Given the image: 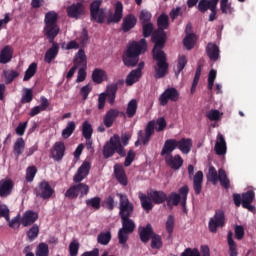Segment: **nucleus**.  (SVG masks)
<instances>
[{"label": "nucleus", "instance_id": "obj_44", "mask_svg": "<svg viewBox=\"0 0 256 256\" xmlns=\"http://www.w3.org/2000/svg\"><path fill=\"white\" fill-rule=\"evenodd\" d=\"M150 247H151V249H162L163 248V238H161V235L155 233L151 237Z\"/></svg>", "mask_w": 256, "mask_h": 256}, {"label": "nucleus", "instance_id": "obj_5", "mask_svg": "<svg viewBox=\"0 0 256 256\" xmlns=\"http://www.w3.org/2000/svg\"><path fill=\"white\" fill-rule=\"evenodd\" d=\"M138 197L140 199L142 209H144L146 213H149L153 210V203L154 205H162V203L166 201L167 193L161 190H152L147 194L139 192Z\"/></svg>", "mask_w": 256, "mask_h": 256}, {"label": "nucleus", "instance_id": "obj_40", "mask_svg": "<svg viewBox=\"0 0 256 256\" xmlns=\"http://www.w3.org/2000/svg\"><path fill=\"white\" fill-rule=\"evenodd\" d=\"M23 151H25V140L18 138L14 143V155L20 157V155H23Z\"/></svg>", "mask_w": 256, "mask_h": 256}, {"label": "nucleus", "instance_id": "obj_42", "mask_svg": "<svg viewBox=\"0 0 256 256\" xmlns=\"http://www.w3.org/2000/svg\"><path fill=\"white\" fill-rule=\"evenodd\" d=\"M82 135L84 139H91L93 137V126L89 121H84L82 124Z\"/></svg>", "mask_w": 256, "mask_h": 256}, {"label": "nucleus", "instance_id": "obj_64", "mask_svg": "<svg viewBox=\"0 0 256 256\" xmlns=\"http://www.w3.org/2000/svg\"><path fill=\"white\" fill-rule=\"evenodd\" d=\"M70 256L79 255V244L77 242H71L69 245Z\"/></svg>", "mask_w": 256, "mask_h": 256}, {"label": "nucleus", "instance_id": "obj_31", "mask_svg": "<svg viewBox=\"0 0 256 256\" xmlns=\"http://www.w3.org/2000/svg\"><path fill=\"white\" fill-rule=\"evenodd\" d=\"M217 3H219V0H200L198 3V11H200V13H207L209 9H213V6L217 7Z\"/></svg>", "mask_w": 256, "mask_h": 256}, {"label": "nucleus", "instance_id": "obj_32", "mask_svg": "<svg viewBox=\"0 0 256 256\" xmlns=\"http://www.w3.org/2000/svg\"><path fill=\"white\" fill-rule=\"evenodd\" d=\"M206 53L211 61H218L219 59V46L217 44L208 43L206 47Z\"/></svg>", "mask_w": 256, "mask_h": 256}, {"label": "nucleus", "instance_id": "obj_38", "mask_svg": "<svg viewBox=\"0 0 256 256\" xmlns=\"http://www.w3.org/2000/svg\"><path fill=\"white\" fill-rule=\"evenodd\" d=\"M137 100L132 99L128 102L127 108H126V115L129 119H133L135 115H137Z\"/></svg>", "mask_w": 256, "mask_h": 256}, {"label": "nucleus", "instance_id": "obj_29", "mask_svg": "<svg viewBox=\"0 0 256 256\" xmlns=\"http://www.w3.org/2000/svg\"><path fill=\"white\" fill-rule=\"evenodd\" d=\"M108 76L107 72L101 68H95L92 72V81L96 83V85H101L103 81H107Z\"/></svg>", "mask_w": 256, "mask_h": 256}, {"label": "nucleus", "instance_id": "obj_21", "mask_svg": "<svg viewBox=\"0 0 256 256\" xmlns=\"http://www.w3.org/2000/svg\"><path fill=\"white\" fill-rule=\"evenodd\" d=\"M121 19H123V3L118 1L114 6V14L113 12H110L109 17L107 18V25H111V23H119Z\"/></svg>", "mask_w": 256, "mask_h": 256}, {"label": "nucleus", "instance_id": "obj_43", "mask_svg": "<svg viewBox=\"0 0 256 256\" xmlns=\"http://www.w3.org/2000/svg\"><path fill=\"white\" fill-rule=\"evenodd\" d=\"M35 73H37V63L33 62L25 71L23 81H30L32 77H35Z\"/></svg>", "mask_w": 256, "mask_h": 256}, {"label": "nucleus", "instance_id": "obj_1", "mask_svg": "<svg viewBox=\"0 0 256 256\" xmlns=\"http://www.w3.org/2000/svg\"><path fill=\"white\" fill-rule=\"evenodd\" d=\"M152 43H154V48L152 50L153 60L157 61L154 67V77L155 79H163L169 71V63H167V54L163 51L165 43H167V34L162 30H155L151 38Z\"/></svg>", "mask_w": 256, "mask_h": 256}, {"label": "nucleus", "instance_id": "obj_49", "mask_svg": "<svg viewBox=\"0 0 256 256\" xmlns=\"http://www.w3.org/2000/svg\"><path fill=\"white\" fill-rule=\"evenodd\" d=\"M86 205L87 207H92V209L99 211V209H101V199L97 196L90 198L86 200Z\"/></svg>", "mask_w": 256, "mask_h": 256}, {"label": "nucleus", "instance_id": "obj_3", "mask_svg": "<svg viewBox=\"0 0 256 256\" xmlns=\"http://www.w3.org/2000/svg\"><path fill=\"white\" fill-rule=\"evenodd\" d=\"M167 127V121L164 117H160L156 120L149 121L145 128L144 132L143 130H139L137 133V141L135 142V146L139 145L141 143L144 146L149 145V142L151 141V137L155 135V129L158 131V133H161V131H165V128Z\"/></svg>", "mask_w": 256, "mask_h": 256}, {"label": "nucleus", "instance_id": "obj_28", "mask_svg": "<svg viewBox=\"0 0 256 256\" xmlns=\"http://www.w3.org/2000/svg\"><path fill=\"white\" fill-rule=\"evenodd\" d=\"M216 155H225L227 153V142L223 134H218L217 141L214 147Z\"/></svg>", "mask_w": 256, "mask_h": 256}, {"label": "nucleus", "instance_id": "obj_61", "mask_svg": "<svg viewBox=\"0 0 256 256\" xmlns=\"http://www.w3.org/2000/svg\"><path fill=\"white\" fill-rule=\"evenodd\" d=\"M104 206L108 211H113L115 209V198L113 196H108L104 200Z\"/></svg>", "mask_w": 256, "mask_h": 256}, {"label": "nucleus", "instance_id": "obj_63", "mask_svg": "<svg viewBox=\"0 0 256 256\" xmlns=\"http://www.w3.org/2000/svg\"><path fill=\"white\" fill-rule=\"evenodd\" d=\"M180 256H201V253H199V250L197 248L191 249L186 248Z\"/></svg>", "mask_w": 256, "mask_h": 256}, {"label": "nucleus", "instance_id": "obj_54", "mask_svg": "<svg viewBox=\"0 0 256 256\" xmlns=\"http://www.w3.org/2000/svg\"><path fill=\"white\" fill-rule=\"evenodd\" d=\"M206 117L209 121H219L221 119V112H219V110L211 109L206 112Z\"/></svg>", "mask_w": 256, "mask_h": 256}, {"label": "nucleus", "instance_id": "obj_35", "mask_svg": "<svg viewBox=\"0 0 256 256\" xmlns=\"http://www.w3.org/2000/svg\"><path fill=\"white\" fill-rule=\"evenodd\" d=\"M227 241H228V253L230 256H238L239 251L237 250V243H235V240H233V232L229 231L227 235Z\"/></svg>", "mask_w": 256, "mask_h": 256}, {"label": "nucleus", "instance_id": "obj_14", "mask_svg": "<svg viewBox=\"0 0 256 256\" xmlns=\"http://www.w3.org/2000/svg\"><path fill=\"white\" fill-rule=\"evenodd\" d=\"M73 67L66 74L67 81H71L73 79V75L79 67H87V55H85V50L80 49L78 53L74 57Z\"/></svg>", "mask_w": 256, "mask_h": 256}, {"label": "nucleus", "instance_id": "obj_9", "mask_svg": "<svg viewBox=\"0 0 256 256\" xmlns=\"http://www.w3.org/2000/svg\"><path fill=\"white\" fill-rule=\"evenodd\" d=\"M173 151L169 146L163 145L162 150L160 152L161 157H164L165 163L170 169H173L174 171H179L183 167V157L179 154H175L173 156Z\"/></svg>", "mask_w": 256, "mask_h": 256}, {"label": "nucleus", "instance_id": "obj_52", "mask_svg": "<svg viewBox=\"0 0 256 256\" xmlns=\"http://www.w3.org/2000/svg\"><path fill=\"white\" fill-rule=\"evenodd\" d=\"M36 256H49V245L40 243L36 249Z\"/></svg>", "mask_w": 256, "mask_h": 256}, {"label": "nucleus", "instance_id": "obj_30", "mask_svg": "<svg viewBox=\"0 0 256 256\" xmlns=\"http://www.w3.org/2000/svg\"><path fill=\"white\" fill-rule=\"evenodd\" d=\"M193 189L195 195H201L203 190V171H198L193 178Z\"/></svg>", "mask_w": 256, "mask_h": 256}, {"label": "nucleus", "instance_id": "obj_50", "mask_svg": "<svg viewBox=\"0 0 256 256\" xmlns=\"http://www.w3.org/2000/svg\"><path fill=\"white\" fill-rule=\"evenodd\" d=\"M208 179L213 185H217V182L219 181V172L217 173V170L213 166L208 170Z\"/></svg>", "mask_w": 256, "mask_h": 256}, {"label": "nucleus", "instance_id": "obj_27", "mask_svg": "<svg viewBox=\"0 0 256 256\" xmlns=\"http://www.w3.org/2000/svg\"><path fill=\"white\" fill-rule=\"evenodd\" d=\"M13 191V180L2 179L0 180V197H9Z\"/></svg>", "mask_w": 256, "mask_h": 256}, {"label": "nucleus", "instance_id": "obj_22", "mask_svg": "<svg viewBox=\"0 0 256 256\" xmlns=\"http://www.w3.org/2000/svg\"><path fill=\"white\" fill-rule=\"evenodd\" d=\"M137 25V17L134 14H128L123 18L121 29L123 33H129L131 29H135Z\"/></svg>", "mask_w": 256, "mask_h": 256}, {"label": "nucleus", "instance_id": "obj_51", "mask_svg": "<svg viewBox=\"0 0 256 256\" xmlns=\"http://www.w3.org/2000/svg\"><path fill=\"white\" fill-rule=\"evenodd\" d=\"M155 27L153 26L152 22L148 23V24H142V35L145 39H147V37H151V35H153V31H154Z\"/></svg>", "mask_w": 256, "mask_h": 256}, {"label": "nucleus", "instance_id": "obj_41", "mask_svg": "<svg viewBox=\"0 0 256 256\" xmlns=\"http://www.w3.org/2000/svg\"><path fill=\"white\" fill-rule=\"evenodd\" d=\"M75 129H77V125L75 124V122H68L66 128L62 131L63 139H69V137H71L75 132Z\"/></svg>", "mask_w": 256, "mask_h": 256}, {"label": "nucleus", "instance_id": "obj_26", "mask_svg": "<svg viewBox=\"0 0 256 256\" xmlns=\"http://www.w3.org/2000/svg\"><path fill=\"white\" fill-rule=\"evenodd\" d=\"M38 219L39 214L31 210H28L22 216L20 223L21 225H23V227H29L30 225H33V223H35V221H37Z\"/></svg>", "mask_w": 256, "mask_h": 256}, {"label": "nucleus", "instance_id": "obj_23", "mask_svg": "<svg viewBox=\"0 0 256 256\" xmlns=\"http://www.w3.org/2000/svg\"><path fill=\"white\" fill-rule=\"evenodd\" d=\"M52 46L46 51L44 56L45 63H51L54 59H57V55H59V43L55 42V39L49 41Z\"/></svg>", "mask_w": 256, "mask_h": 256}, {"label": "nucleus", "instance_id": "obj_39", "mask_svg": "<svg viewBox=\"0 0 256 256\" xmlns=\"http://www.w3.org/2000/svg\"><path fill=\"white\" fill-rule=\"evenodd\" d=\"M158 29L157 31H165L169 28V16L167 14H161L157 19Z\"/></svg>", "mask_w": 256, "mask_h": 256}, {"label": "nucleus", "instance_id": "obj_58", "mask_svg": "<svg viewBox=\"0 0 256 256\" xmlns=\"http://www.w3.org/2000/svg\"><path fill=\"white\" fill-rule=\"evenodd\" d=\"M220 9L224 15L233 13V8H231V4H229V0H221L220 1Z\"/></svg>", "mask_w": 256, "mask_h": 256}, {"label": "nucleus", "instance_id": "obj_33", "mask_svg": "<svg viewBox=\"0 0 256 256\" xmlns=\"http://www.w3.org/2000/svg\"><path fill=\"white\" fill-rule=\"evenodd\" d=\"M166 203L169 209H173V207H177L181 203V195L177 192H172L168 196L166 194Z\"/></svg>", "mask_w": 256, "mask_h": 256}, {"label": "nucleus", "instance_id": "obj_24", "mask_svg": "<svg viewBox=\"0 0 256 256\" xmlns=\"http://www.w3.org/2000/svg\"><path fill=\"white\" fill-rule=\"evenodd\" d=\"M114 175L120 183V185H123V187H127L129 180L127 179V174L125 173V168L121 164H116L114 166Z\"/></svg>", "mask_w": 256, "mask_h": 256}, {"label": "nucleus", "instance_id": "obj_56", "mask_svg": "<svg viewBox=\"0 0 256 256\" xmlns=\"http://www.w3.org/2000/svg\"><path fill=\"white\" fill-rule=\"evenodd\" d=\"M174 229H175V217H173V215H169L166 221V231L169 235H173Z\"/></svg>", "mask_w": 256, "mask_h": 256}, {"label": "nucleus", "instance_id": "obj_19", "mask_svg": "<svg viewBox=\"0 0 256 256\" xmlns=\"http://www.w3.org/2000/svg\"><path fill=\"white\" fill-rule=\"evenodd\" d=\"M66 13L70 19H81L85 15V6L81 2L74 3L66 8Z\"/></svg>", "mask_w": 256, "mask_h": 256}, {"label": "nucleus", "instance_id": "obj_57", "mask_svg": "<svg viewBox=\"0 0 256 256\" xmlns=\"http://www.w3.org/2000/svg\"><path fill=\"white\" fill-rule=\"evenodd\" d=\"M35 175H37V167L30 166L26 170V181L31 183L35 179Z\"/></svg>", "mask_w": 256, "mask_h": 256}, {"label": "nucleus", "instance_id": "obj_8", "mask_svg": "<svg viewBox=\"0 0 256 256\" xmlns=\"http://www.w3.org/2000/svg\"><path fill=\"white\" fill-rule=\"evenodd\" d=\"M123 84L122 80L117 83L110 84L106 88V93L103 92L98 96V109L103 111L105 109V103L108 101L109 105H115V99L117 98V91H119V85Z\"/></svg>", "mask_w": 256, "mask_h": 256}, {"label": "nucleus", "instance_id": "obj_6", "mask_svg": "<svg viewBox=\"0 0 256 256\" xmlns=\"http://www.w3.org/2000/svg\"><path fill=\"white\" fill-rule=\"evenodd\" d=\"M102 153L104 159H110L115 153H118L120 157H127V151H125V147L121 144V138L117 134H114L110 140L104 144Z\"/></svg>", "mask_w": 256, "mask_h": 256}, {"label": "nucleus", "instance_id": "obj_15", "mask_svg": "<svg viewBox=\"0 0 256 256\" xmlns=\"http://www.w3.org/2000/svg\"><path fill=\"white\" fill-rule=\"evenodd\" d=\"M225 223V211L218 209L215 211L214 216L210 218L208 222V229L210 233H217V230L219 228H223Z\"/></svg>", "mask_w": 256, "mask_h": 256}, {"label": "nucleus", "instance_id": "obj_10", "mask_svg": "<svg viewBox=\"0 0 256 256\" xmlns=\"http://www.w3.org/2000/svg\"><path fill=\"white\" fill-rule=\"evenodd\" d=\"M164 145L174 151L175 149H179L183 155H189V153H191V149L193 148V140L191 138H181L180 140L167 139L164 142Z\"/></svg>", "mask_w": 256, "mask_h": 256}, {"label": "nucleus", "instance_id": "obj_17", "mask_svg": "<svg viewBox=\"0 0 256 256\" xmlns=\"http://www.w3.org/2000/svg\"><path fill=\"white\" fill-rule=\"evenodd\" d=\"M169 101L173 103L179 101V91L176 88H167L159 97V103L162 107H165Z\"/></svg>", "mask_w": 256, "mask_h": 256}, {"label": "nucleus", "instance_id": "obj_47", "mask_svg": "<svg viewBox=\"0 0 256 256\" xmlns=\"http://www.w3.org/2000/svg\"><path fill=\"white\" fill-rule=\"evenodd\" d=\"M97 241L100 245H109L111 241V231L100 233L97 237Z\"/></svg>", "mask_w": 256, "mask_h": 256}, {"label": "nucleus", "instance_id": "obj_62", "mask_svg": "<svg viewBox=\"0 0 256 256\" xmlns=\"http://www.w3.org/2000/svg\"><path fill=\"white\" fill-rule=\"evenodd\" d=\"M135 161V152L133 150H129L127 156L125 158L124 166L130 167L131 163Z\"/></svg>", "mask_w": 256, "mask_h": 256}, {"label": "nucleus", "instance_id": "obj_46", "mask_svg": "<svg viewBox=\"0 0 256 256\" xmlns=\"http://www.w3.org/2000/svg\"><path fill=\"white\" fill-rule=\"evenodd\" d=\"M183 44L188 51H191V49L195 47V34L193 33L187 34L183 40Z\"/></svg>", "mask_w": 256, "mask_h": 256}, {"label": "nucleus", "instance_id": "obj_18", "mask_svg": "<svg viewBox=\"0 0 256 256\" xmlns=\"http://www.w3.org/2000/svg\"><path fill=\"white\" fill-rule=\"evenodd\" d=\"M65 142L63 141H57L54 143V145L50 149V157L54 161H57V163L63 161V158L65 157Z\"/></svg>", "mask_w": 256, "mask_h": 256}, {"label": "nucleus", "instance_id": "obj_11", "mask_svg": "<svg viewBox=\"0 0 256 256\" xmlns=\"http://www.w3.org/2000/svg\"><path fill=\"white\" fill-rule=\"evenodd\" d=\"M116 196L119 199L118 209L120 219L133 217V213H135V205L133 202H131V200H129L127 194L117 193Z\"/></svg>", "mask_w": 256, "mask_h": 256}, {"label": "nucleus", "instance_id": "obj_12", "mask_svg": "<svg viewBox=\"0 0 256 256\" xmlns=\"http://www.w3.org/2000/svg\"><path fill=\"white\" fill-rule=\"evenodd\" d=\"M122 227L118 231V241L120 245H125L127 241L129 240V235L135 231V228L137 227L135 225V221L131 219V217L127 218H120Z\"/></svg>", "mask_w": 256, "mask_h": 256}, {"label": "nucleus", "instance_id": "obj_2", "mask_svg": "<svg viewBox=\"0 0 256 256\" xmlns=\"http://www.w3.org/2000/svg\"><path fill=\"white\" fill-rule=\"evenodd\" d=\"M90 171L91 162L84 161L73 176V182L75 184L70 186L65 192V197L67 199H77L78 196H80V199H82V197L89 195V185L83 183L82 181L89 177Z\"/></svg>", "mask_w": 256, "mask_h": 256}, {"label": "nucleus", "instance_id": "obj_34", "mask_svg": "<svg viewBox=\"0 0 256 256\" xmlns=\"http://www.w3.org/2000/svg\"><path fill=\"white\" fill-rule=\"evenodd\" d=\"M13 59V49L11 46H5L0 52V63L6 65Z\"/></svg>", "mask_w": 256, "mask_h": 256}, {"label": "nucleus", "instance_id": "obj_36", "mask_svg": "<svg viewBox=\"0 0 256 256\" xmlns=\"http://www.w3.org/2000/svg\"><path fill=\"white\" fill-rule=\"evenodd\" d=\"M219 178L218 181H220L221 187L224 189H229L231 187V180H229V177H227V172L223 168H220L218 170Z\"/></svg>", "mask_w": 256, "mask_h": 256}, {"label": "nucleus", "instance_id": "obj_45", "mask_svg": "<svg viewBox=\"0 0 256 256\" xmlns=\"http://www.w3.org/2000/svg\"><path fill=\"white\" fill-rule=\"evenodd\" d=\"M255 201V191L248 190L247 192L242 193V206L248 205Z\"/></svg>", "mask_w": 256, "mask_h": 256}, {"label": "nucleus", "instance_id": "obj_60", "mask_svg": "<svg viewBox=\"0 0 256 256\" xmlns=\"http://www.w3.org/2000/svg\"><path fill=\"white\" fill-rule=\"evenodd\" d=\"M235 237L238 241H241L245 237V228L242 225H236L234 228Z\"/></svg>", "mask_w": 256, "mask_h": 256}, {"label": "nucleus", "instance_id": "obj_7", "mask_svg": "<svg viewBox=\"0 0 256 256\" xmlns=\"http://www.w3.org/2000/svg\"><path fill=\"white\" fill-rule=\"evenodd\" d=\"M59 19V14L55 11H50L45 14L44 18V35L47 37L48 41L53 42V39L59 35V25L57 21Z\"/></svg>", "mask_w": 256, "mask_h": 256}, {"label": "nucleus", "instance_id": "obj_37", "mask_svg": "<svg viewBox=\"0 0 256 256\" xmlns=\"http://www.w3.org/2000/svg\"><path fill=\"white\" fill-rule=\"evenodd\" d=\"M142 72L132 70L128 76L126 77V85L131 87V85H135L139 79H141Z\"/></svg>", "mask_w": 256, "mask_h": 256}, {"label": "nucleus", "instance_id": "obj_25", "mask_svg": "<svg viewBox=\"0 0 256 256\" xmlns=\"http://www.w3.org/2000/svg\"><path fill=\"white\" fill-rule=\"evenodd\" d=\"M154 234L155 231H153V226L151 224L139 228V237L142 243H149Z\"/></svg>", "mask_w": 256, "mask_h": 256}, {"label": "nucleus", "instance_id": "obj_48", "mask_svg": "<svg viewBox=\"0 0 256 256\" xmlns=\"http://www.w3.org/2000/svg\"><path fill=\"white\" fill-rule=\"evenodd\" d=\"M28 240L35 241L37 237H39V226L37 224H34L29 231L26 233Z\"/></svg>", "mask_w": 256, "mask_h": 256}, {"label": "nucleus", "instance_id": "obj_16", "mask_svg": "<svg viewBox=\"0 0 256 256\" xmlns=\"http://www.w3.org/2000/svg\"><path fill=\"white\" fill-rule=\"evenodd\" d=\"M34 195L40 197V199H51L55 195V190L51 187L48 181H41L38 186L34 189Z\"/></svg>", "mask_w": 256, "mask_h": 256}, {"label": "nucleus", "instance_id": "obj_53", "mask_svg": "<svg viewBox=\"0 0 256 256\" xmlns=\"http://www.w3.org/2000/svg\"><path fill=\"white\" fill-rule=\"evenodd\" d=\"M151 17H152L151 12H149L147 10H142L140 12V16H139L141 25L151 23Z\"/></svg>", "mask_w": 256, "mask_h": 256}, {"label": "nucleus", "instance_id": "obj_55", "mask_svg": "<svg viewBox=\"0 0 256 256\" xmlns=\"http://www.w3.org/2000/svg\"><path fill=\"white\" fill-rule=\"evenodd\" d=\"M31 101H33V89L25 88L21 103H31Z\"/></svg>", "mask_w": 256, "mask_h": 256}, {"label": "nucleus", "instance_id": "obj_4", "mask_svg": "<svg viewBox=\"0 0 256 256\" xmlns=\"http://www.w3.org/2000/svg\"><path fill=\"white\" fill-rule=\"evenodd\" d=\"M147 51V40L142 38L140 41H133L127 48L123 57V63L126 67H135L139 63V55Z\"/></svg>", "mask_w": 256, "mask_h": 256}, {"label": "nucleus", "instance_id": "obj_13", "mask_svg": "<svg viewBox=\"0 0 256 256\" xmlns=\"http://www.w3.org/2000/svg\"><path fill=\"white\" fill-rule=\"evenodd\" d=\"M101 5H103V0H94L90 4V19L100 25L105 23V19L107 18L105 16V8H101Z\"/></svg>", "mask_w": 256, "mask_h": 256}, {"label": "nucleus", "instance_id": "obj_20", "mask_svg": "<svg viewBox=\"0 0 256 256\" xmlns=\"http://www.w3.org/2000/svg\"><path fill=\"white\" fill-rule=\"evenodd\" d=\"M119 115H125V113H123L115 108L108 110L105 113V115L103 116V125L107 129H110V127H113V123H115V121H117V117H119Z\"/></svg>", "mask_w": 256, "mask_h": 256}, {"label": "nucleus", "instance_id": "obj_59", "mask_svg": "<svg viewBox=\"0 0 256 256\" xmlns=\"http://www.w3.org/2000/svg\"><path fill=\"white\" fill-rule=\"evenodd\" d=\"M187 65V56L182 55L178 58V64H177V72L176 75L178 76L181 71L185 69V66Z\"/></svg>", "mask_w": 256, "mask_h": 256}]
</instances>
